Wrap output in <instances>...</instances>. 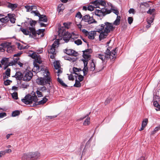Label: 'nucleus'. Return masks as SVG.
Wrapping results in <instances>:
<instances>
[{"label":"nucleus","mask_w":160,"mask_h":160,"mask_svg":"<svg viewBox=\"0 0 160 160\" xmlns=\"http://www.w3.org/2000/svg\"><path fill=\"white\" fill-rule=\"evenodd\" d=\"M82 32L85 34V35L86 36H87L88 35V34L89 32L86 30L85 29H83L82 30Z\"/></svg>","instance_id":"nucleus-61"},{"label":"nucleus","mask_w":160,"mask_h":160,"mask_svg":"<svg viewBox=\"0 0 160 160\" xmlns=\"http://www.w3.org/2000/svg\"><path fill=\"white\" fill-rule=\"evenodd\" d=\"M9 18L8 16L4 18H2L0 19V21L2 22L6 23L9 21Z\"/></svg>","instance_id":"nucleus-29"},{"label":"nucleus","mask_w":160,"mask_h":160,"mask_svg":"<svg viewBox=\"0 0 160 160\" xmlns=\"http://www.w3.org/2000/svg\"><path fill=\"white\" fill-rule=\"evenodd\" d=\"M90 123V118H88L84 121L83 125L85 126L88 125Z\"/></svg>","instance_id":"nucleus-36"},{"label":"nucleus","mask_w":160,"mask_h":160,"mask_svg":"<svg viewBox=\"0 0 160 160\" xmlns=\"http://www.w3.org/2000/svg\"><path fill=\"white\" fill-rule=\"evenodd\" d=\"M121 17L120 16H117L116 20L112 24H114L116 26L118 25L120 22Z\"/></svg>","instance_id":"nucleus-25"},{"label":"nucleus","mask_w":160,"mask_h":160,"mask_svg":"<svg viewBox=\"0 0 160 160\" xmlns=\"http://www.w3.org/2000/svg\"><path fill=\"white\" fill-rule=\"evenodd\" d=\"M23 75L20 72H17L15 75L12 77H15L17 80H20L23 78Z\"/></svg>","instance_id":"nucleus-17"},{"label":"nucleus","mask_w":160,"mask_h":160,"mask_svg":"<svg viewBox=\"0 0 160 160\" xmlns=\"http://www.w3.org/2000/svg\"><path fill=\"white\" fill-rule=\"evenodd\" d=\"M148 119H144L142 122V126H143V127H145L148 123Z\"/></svg>","instance_id":"nucleus-40"},{"label":"nucleus","mask_w":160,"mask_h":160,"mask_svg":"<svg viewBox=\"0 0 160 160\" xmlns=\"http://www.w3.org/2000/svg\"><path fill=\"white\" fill-rule=\"evenodd\" d=\"M16 45L18 46V48L20 50H22L23 49H22V48H23L24 46L23 45H21L19 42H17L16 43Z\"/></svg>","instance_id":"nucleus-43"},{"label":"nucleus","mask_w":160,"mask_h":160,"mask_svg":"<svg viewBox=\"0 0 160 160\" xmlns=\"http://www.w3.org/2000/svg\"><path fill=\"white\" fill-rule=\"evenodd\" d=\"M82 56L84 59L89 60L90 59L91 56L90 54H83Z\"/></svg>","instance_id":"nucleus-38"},{"label":"nucleus","mask_w":160,"mask_h":160,"mask_svg":"<svg viewBox=\"0 0 160 160\" xmlns=\"http://www.w3.org/2000/svg\"><path fill=\"white\" fill-rule=\"evenodd\" d=\"M55 42H54V43L52 45L49 49L48 50V51L49 54H56L55 51L57 45L56 43Z\"/></svg>","instance_id":"nucleus-14"},{"label":"nucleus","mask_w":160,"mask_h":160,"mask_svg":"<svg viewBox=\"0 0 160 160\" xmlns=\"http://www.w3.org/2000/svg\"><path fill=\"white\" fill-rule=\"evenodd\" d=\"M64 52L69 55L74 57H77L79 54L77 52L72 49H66L64 50Z\"/></svg>","instance_id":"nucleus-10"},{"label":"nucleus","mask_w":160,"mask_h":160,"mask_svg":"<svg viewBox=\"0 0 160 160\" xmlns=\"http://www.w3.org/2000/svg\"><path fill=\"white\" fill-rule=\"evenodd\" d=\"M89 70L91 71H94V73L97 72H98L101 70H97V68H95V64L94 62V60L92 59L91 60V62L90 63V67H89Z\"/></svg>","instance_id":"nucleus-12"},{"label":"nucleus","mask_w":160,"mask_h":160,"mask_svg":"<svg viewBox=\"0 0 160 160\" xmlns=\"http://www.w3.org/2000/svg\"><path fill=\"white\" fill-rule=\"evenodd\" d=\"M76 17H78V18L81 19V18H82V16L81 14V12H78L76 15Z\"/></svg>","instance_id":"nucleus-51"},{"label":"nucleus","mask_w":160,"mask_h":160,"mask_svg":"<svg viewBox=\"0 0 160 160\" xmlns=\"http://www.w3.org/2000/svg\"><path fill=\"white\" fill-rule=\"evenodd\" d=\"M20 114V111L19 110H15L13 111L12 114V117H16L19 115Z\"/></svg>","instance_id":"nucleus-31"},{"label":"nucleus","mask_w":160,"mask_h":160,"mask_svg":"<svg viewBox=\"0 0 160 160\" xmlns=\"http://www.w3.org/2000/svg\"><path fill=\"white\" fill-rule=\"evenodd\" d=\"M88 70V67H84L82 70L84 76L87 74Z\"/></svg>","instance_id":"nucleus-34"},{"label":"nucleus","mask_w":160,"mask_h":160,"mask_svg":"<svg viewBox=\"0 0 160 160\" xmlns=\"http://www.w3.org/2000/svg\"><path fill=\"white\" fill-rule=\"evenodd\" d=\"M38 23H39L41 27H46L47 26V25L46 24H45L42 22H40V21H38Z\"/></svg>","instance_id":"nucleus-63"},{"label":"nucleus","mask_w":160,"mask_h":160,"mask_svg":"<svg viewBox=\"0 0 160 160\" xmlns=\"http://www.w3.org/2000/svg\"><path fill=\"white\" fill-rule=\"evenodd\" d=\"M95 7L92 5H89L88 7V10L92 11L94 10Z\"/></svg>","instance_id":"nucleus-57"},{"label":"nucleus","mask_w":160,"mask_h":160,"mask_svg":"<svg viewBox=\"0 0 160 160\" xmlns=\"http://www.w3.org/2000/svg\"><path fill=\"white\" fill-rule=\"evenodd\" d=\"M128 23L131 24L133 22V18L132 17H129L128 18Z\"/></svg>","instance_id":"nucleus-54"},{"label":"nucleus","mask_w":160,"mask_h":160,"mask_svg":"<svg viewBox=\"0 0 160 160\" xmlns=\"http://www.w3.org/2000/svg\"><path fill=\"white\" fill-rule=\"evenodd\" d=\"M97 30L96 31H91L88 33V34L87 36L89 39H93L94 37L96 34Z\"/></svg>","instance_id":"nucleus-16"},{"label":"nucleus","mask_w":160,"mask_h":160,"mask_svg":"<svg viewBox=\"0 0 160 160\" xmlns=\"http://www.w3.org/2000/svg\"><path fill=\"white\" fill-rule=\"evenodd\" d=\"M1 46L4 47H6V48H7V51L8 53L12 52L14 50L15 48L14 46H11V43L9 42L2 43Z\"/></svg>","instance_id":"nucleus-8"},{"label":"nucleus","mask_w":160,"mask_h":160,"mask_svg":"<svg viewBox=\"0 0 160 160\" xmlns=\"http://www.w3.org/2000/svg\"><path fill=\"white\" fill-rule=\"evenodd\" d=\"M114 28L112 23L106 22L104 24L97 26L96 29L97 32H100L103 30L104 32L108 33L110 31H113Z\"/></svg>","instance_id":"nucleus-3"},{"label":"nucleus","mask_w":160,"mask_h":160,"mask_svg":"<svg viewBox=\"0 0 160 160\" xmlns=\"http://www.w3.org/2000/svg\"><path fill=\"white\" fill-rule=\"evenodd\" d=\"M160 129V126L157 127H156L152 131V134H154L156 132H157V131H158Z\"/></svg>","instance_id":"nucleus-41"},{"label":"nucleus","mask_w":160,"mask_h":160,"mask_svg":"<svg viewBox=\"0 0 160 160\" xmlns=\"http://www.w3.org/2000/svg\"><path fill=\"white\" fill-rule=\"evenodd\" d=\"M12 97L15 99H18V93L16 92H13L12 94Z\"/></svg>","instance_id":"nucleus-48"},{"label":"nucleus","mask_w":160,"mask_h":160,"mask_svg":"<svg viewBox=\"0 0 160 160\" xmlns=\"http://www.w3.org/2000/svg\"><path fill=\"white\" fill-rule=\"evenodd\" d=\"M117 49V48H115L111 52L110 51L111 48L108 47L107 48V50L104 54H98V57L102 60V61L109 59H112L114 57H115V55L116 53Z\"/></svg>","instance_id":"nucleus-2"},{"label":"nucleus","mask_w":160,"mask_h":160,"mask_svg":"<svg viewBox=\"0 0 160 160\" xmlns=\"http://www.w3.org/2000/svg\"><path fill=\"white\" fill-rule=\"evenodd\" d=\"M82 20L87 22L88 24L96 23L97 22L93 18V16H90L89 14H87L83 16Z\"/></svg>","instance_id":"nucleus-7"},{"label":"nucleus","mask_w":160,"mask_h":160,"mask_svg":"<svg viewBox=\"0 0 160 160\" xmlns=\"http://www.w3.org/2000/svg\"><path fill=\"white\" fill-rule=\"evenodd\" d=\"M110 10H111V12H112L114 13L117 15V16H118L119 11L118 10L112 8Z\"/></svg>","instance_id":"nucleus-47"},{"label":"nucleus","mask_w":160,"mask_h":160,"mask_svg":"<svg viewBox=\"0 0 160 160\" xmlns=\"http://www.w3.org/2000/svg\"><path fill=\"white\" fill-rule=\"evenodd\" d=\"M16 63H15V62L14 61V60L10 62H8V65L10 66H13V65H15Z\"/></svg>","instance_id":"nucleus-60"},{"label":"nucleus","mask_w":160,"mask_h":160,"mask_svg":"<svg viewBox=\"0 0 160 160\" xmlns=\"http://www.w3.org/2000/svg\"><path fill=\"white\" fill-rule=\"evenodd\" d=\"M83 51H85V52H88V53L89 54L92 53V50L91 48L87 49Z\"/></svg>","instance_id":"nucleus-62"},{"label":"nucleus","mask_w":160,"mask_h":160,"mask_svg":"<svg viewBox=\"0 0 160 160\" xmlns=\"http://www.w3.org/2000/svg\"><path fill=\"white\" fill-rule=\"evenodd\" d=\"M100 10L96 9L94 13L95 15L99 17L101 19L106 14H109L111 12V10H108L105 8H100Z\"/></svg>","instance_id":"nucleus-5"},{"label":"nucleus","mask_w":160,"mask_h":160,"mask_svg":"<svg viewBox=\"0 0 160 160\" xmlns=\"http://www.w3.org/2000/svg\"><path fill=\"white\" fill-rule=\"evenodd\" d=\"M58 81L62 86L64 87H68V86L65 84L63 81L59 78H57Z\"/></svg>","instance_id":"nucleus-28"},{"label":"nucleus","mask_w":160,"mask_h":160,"mask_svg":"<svg viewBox=\"0 0 160 160\" xmlns=\"http://www.w3.org/2000/svg\"><path fill=\"white\" fill-rule=\"evenodd\" d=\"M63 4H59L58 6L57 11L58 13H60L63 12L64 9V8L63 6Z\"/></svg>","instance_id":"nucleus-27"},{"label":"nucleus","mask_w":160,"mask_h":160,"mask_svg":"<svg viewBox=\"0 0 160 160\" xmlns=\"http://www.w3.org/2000/svg\"><path fill=\"white\" fill-rule=\"evenodd\" d=\"M7 116V114L5 112L0 113V118H2Z\"/></svg>","instance_id":"nucleus-58"},{"label":"nucleus","mask_w":160,"mask_h":160,"mask_svg":"<svg viewBox=\"0 0 160 160\" xmlns=\"http://www.w3.org/2000/svg\"><path fill=\"white\" fill-rule=\"evenodd\" d=\"M36 93L37 94L38 97V98L41 97L43 96V95H42V92L38 90H37L36 91Z\"/></svg>","instance_id":"nucleus-50"},{"label":"nucleus","mask_w":160,"mask_h":160,"mask_svg":"<svg viewBox=\"0 0 160 160\" xmlns=\"http://www.w3.org/2000/svg\"><path fill=\"white\" fill-rule=\"evenodd\" d=\"M29 24L30 25L32 26V27H34L36 24L37 23V21L35 20H33L31 19L30 21H29Z\"/></svg>","instance_id":"nucleus-33"},{"label":"nucleus","mask_w":160,"mask_h":160,"mask_svg":"<svg viewBox=\"0 0 160 160\" xmlns=\"http://www.w3.org/2000/svg\"><path fill=\"white\" fill-rule=\"evenodd\" d=\"M20 30L25 35H29L30 37V35L32 34V32H31L30 31L27 29H24L22 28H20Z\"/></svg>","instance_id":"nucleus-19"},{"label":"nucleus","mask_w":160,"mask_h":160,"mask_svg":"<svg viewBox=\"0 0 160 160\" xmlns=\"http://www.w3.org/2000/svg\"><path fill=\"white\" fill-rule=\"evenodd\" d=\"M12 82V81L9 80L7 79L4 81V84L5 85L8 86L10 84V83Z\"/></svg>","instance_id":"nucleus-44"},{"label":"nucleus","mask_w":160,"mask_h":160,"mask_svg":"<svg viewBox=\"0 0 160 160\" xmlns=\"http://www.w3.org/2000/svg\"><path fill=\"white\" fill-rule=\"evenodd\" d=\"M33 73L31 71L27 72L23 77L22 80L23 81H30L32 78Z\"/></svg>","instance_id":"nucleus-11"},{"label":"nucleus","mask_w":160,"mask_h":160,"mask_svg":"<svg viewBox=\"0 0 160 160\" xmlns=\"http://www.w3.org/2000/svg\"><path fill=\"white\" fill-rule=\"evenodd\" d=\"M8 7L11 9L12 10H13L16 8L18 6V5L17 4H12L9 2H8Z\"/></svg>","instance_id":"nucleus-21"},{"label":"nucleus","mask_w":160,"mask_h":160,"mask_svg":"<svg viewBox=\"0 0 160 160\" xmlns=\"http://www.w3.org/2000/svg\"><path fill=\"white\" fill-rule=\"evenodd\" d=\"M153 105L154 107H156L157 109L159 108L160 105L158 104L157 101H154L153 102Z\"/></svg>","instance_id":"nucleus-55"},{"label":"nucleus","mask_w":160,"mask_h":160,"mask_svg":"<svg viewBox=\"0 0 160 160\" xmlns=\"http://www.w3.org/2000/svg\"><path fill=\"white\" fill-rule=\"evenodd\" d=\"M88 59H82V61L83 62L84 67H88Z\"/></svg>","instance_id":"nucleus-46"},{"label":"nucleus","mask_w":160,"mask_h":160,"mask_svg":"<svg viewBox=\"0 0 160 160\" xmlns=\"http://www.w3.org/2000/svg\"><path fill=\"white\" fill-rule=\"evenodd\" d=\"M92 3L96 7H98L99 8H100L99 6V0H96L92 2Z\"/></svg>","instance_id":"nucleus-32"},{"label":"nucleus","mask_w":160,"mask_h":160,"mask_svg":"<svg viewBox=\"0 0 160 160\" xmlns=\"http://www.w3.org/2000/svg\"><path fill=\"white\" fill-rule=\"evenodd\" d=\"M64 37L63 38V40L66 42H68L70 40L73 41L75 39V37H73L72 35L68 32H66L64 34Z\"/></svg>","instance_id":"nucleus-9"},{"label":"nucleus","mask_w":160,"mask_h":160,"mask_svg":"<svg viewBox=\"0 0 160 160\" xmlns=\"http://www.w3.org/2000/svg\"><path fill=\"white\" fill-rule=\"evenodd\" d=\"M155 9L153 8L152 9H149L147 12V13L148 14H152V13L155 11Z\"/></svg>","instance_id":"nucleus-56"},{"label":"nucleus","mask_w":160,"mask_h":160,"mask_svg":"<svg viewBox=\"0 0 160 160\" xmlns=\"http://www.w3.org/2000/svg\"><path fill=\"white\" fill-rule=\"evenodd\" d=\"M38 21H40L44 22H48V19L46 16L44 15H41V16L39 17V19Z\"/></svg>","instance_id":"nucleus-22"},{"label":"nucleus","mask_w":160,"mask_h":160,"mask_svg":"<svg viewBox=\"0 0 160 160\" xmlns=\"http://www.w3.org/2000/svg\"><path fill=\"white\" fill-rule=\"evenodd\" d=\"M34 69L36 70V71L39 72L40 71V68L38 65L36 63H34Z\"/></svg>","instance_id":"nucleus-37"},{"label":"nucleus","mask_w":160,"mask_h":160,"mask_svg":"<svg viewBox=\"0 0 160 160\" xmlns=\"http://www.w3.org/2000/svg\"><path fill=\"white\" fill-rule=\"evenodd\" d=\"M63 58L65 60H68L70 61L74 62L76 61V59L74 58H71L68 56H66L63 57Z\"/></svg>","instance_id":"nucleus-26"},{"label":"nucleus","mask_w":160,"mask_h":160,"mask_svg":"<svg viewBox=\"0 0 160 160\" xmlns=\"http://www.w3.org/2000/svg\"><path fill=\"white\" fill-rule=\"evenodd\" d=\"M30 152L28 153H24L22 157V160H31L30 156Z\"/></svg>","instance_id":"nucleus-20"},{"label":"nucleus","mask_w":160,"mask_h":160,"mask_svg":"<svg viewBox=\"0 0 160 160\" xmlns=\"http://www.w3.org/2000/svg\"><path fill=\"white\" fill-rule=\"evenodd\" d=\"M10 22L12 23H14L15 22L16 19L15 18V15L14 14L8 13V14Z\"/></svg>","instance_id":"nucleus-15"},{"label":"nucleus","mask_w":160,"mask_h":160,"mask_svg":"<svg viewBox=\"0 0 160 160\" xmlns=\"http://www.w3.org/2000/svg\"><path fill=\"white\" fill-rule=\"evenodd\" d=\"M24 7L25 8L27 9V12H29L31 10H32V8H31L32 7H31L28 5L25 6Z\"/></svg>","instance_id":"nucleus-52"},{"label":"nucleus","mask_w":160,"mask_h":160,"mask_svg":"<svg viewBox=\"0 0 160 160\" xmlns=\"http://www.w3.org/2000/svg\"><path fill=\"white\" fill-rule=\"evenodd\" d=\"M78 68L75 67H74L73 68V73L75 74L78 75V74L76 73V72H78Z\"/></svg>","instance_id":"nucleus-53"},{"label":"nucleus","mask_w":160,"mask_h":160,"mask_svg":"<svg viewBox=\"0 0 160 160\" xmlns=\"http://www.w3.org/2000/svg\"><path fill=\"white\" fill-rule=\"evenodd\" d=\"M28 29L32 34L30 35V38H33L34 39L38 38V37H37V35L39 36L42 33V34L41 36L43 37L44 36L43 32L45 30V29H39L36 31L35 27H29Z\"/></svg>","instance_id":"nucleus-4"},{"label":"nucleus","mask_w":160,"mask_h":160,"mask_svg":"<svg viewBox=\"0 0 160 160\" xmlns=\"http://www.w3.org/2000/svg\"><path fill=\"white\" fill-rule=\"evenodd\" d=\"M9 58H4L1 61L2 65H7L8 64Z\"/></svg>","instance_id":"nucleus-23"},{"label":"nucleus","mask_w":160,"mask_h":160,"mask_svg":"<svg viewBox=\"0 0 160 160\" xmlns=\"http://www.w3.org/2000/svg\"><path fill=\"white\" fill-rule=\"evenodd\" d=\"M68 78L69 80L73 81L74 80L73 76L72 74H70L68 76Z\"/></svg>","instance_id":"nucleus-64"},{"label":"nucleus","mask_w":160,"mask_h":160,"mask_svg":"<svg viewBox=\"0 0 160 160\" xmlns=\"http://www.w3.org/2000/svg\"><path fill=\"white\" fill-rule=\"evenodd\" d=\"M155 14H153L152 16L150 17H148L147 18V22L148 24L151 23L154 20Z\"/></svg>","instance_id":"nucleus-24"},{"label":"nucleus","mask_w":160,"mask_h":160,"mask_svg":"<svg viewBox=\"0 0 160 160\" xmlns=\"http://www.w3.org/2000/svg\"><path fill=\"white\" fill-rule=\"evenodd\" d=\"M54 68L55 69H58L60 68V66L59 62L57 61L55 63H54Z\"/></svg>","instance_id":"nucleus-35"},{"label":"nucleus","mask_w":160,"mask_h":160,"mask_svg":"<svg viewBox=\"0 0 160 160\" xmlns=\"http://www.w3.org/2000/svg\"><path fill=\"white\" fill-rule=\"evenodd\" d=\"M80 81H78L77 79L75 80V82L73 85L75 87L79 88L81 86V83Z\"/></svg>","instance_id":"nucleus-30"},{"label":"nucleus","mask_w":160,"mask_h":160,"mask_svg":"<svg viewBox=\"0 0 160 160\" xmlns=\"http://www.w3.org/2000/svg\"><path fill=\"white\" fill-rule=\"evenodd\" d=\"M32 96L30 94L26 95L24 97V98H22L21 101L26 104H30L32 103V101L35 102L33 103V106H35L39 105H42L47 102L48 99L45 96L43 99L40 101L38 102V99L34 92L32 91L31 93Z\"/></svg>","instance_id":"nucleus-1"},{"label":"nucleus","mask_w":160,"mask_h":160,"mask_svg":"<svg viewBox=\"0 0 160 160\" xmlns=\"http://www.w3.org/2000/svg\"><path fill=\"white\" fill-rule=\"evenodd\" d=\"M74 43L77 44V45H81L82 44V41L79 39H78L77 40L74 41Z\"/></svg>","instance_id":"nucleus-42"},{"label":"nucleus","mask_w":160,"mask_h":160,"mask_svg":"<svg viewBox=\"0 0 160 160\" xmlns=\"http://www.w3.org/2000/svg\"><path fill=\"white\" fill-rule=\"evenodd\" d=\"M30 155L31 160H36L40 156V153L38 152H30Z\"/></svg>","instance_id":"nucleus-13"},{"label":"nucleus","mask_w":160,"mask_h":160,"mask_svg":"<svg viewBox=\"0 0 160 160\" xmlns=\"http://www.w3.org/2000/svg\"><path fill=\"white\" fill-rule=\"evenodd\" d=\"M98 32L100 33L99 35V38L100 40L103 39L108 35V33H107V32H104L103 30Z\"/></svg>","instance_id":"nucleus-18"},{"label":"nucleus","mask_w":160,"mask_h":160,"mask_svg":"<svg viewBox=\"0 0 160 160\" xmlns=\"http://www.w3.org/2000/svg\"><path fill=\"white\" fill-rule=\"evenodd\" d=\"M106 4V2L104 1L99 0V6L101 5L102 6H104Z\"/></svg>","instance_id":"nucleus-49"},{"label":"nucleus","mask_w":160,"mask_h":160,"mask_svg":"<svg viewBox=\"0 0 160 160\" xmlns=\"http://www.w3.org/2000/svg\"><path fill=\"white\" fill-rule=\"evenodd\" d=\"M10 68H8L5 71V74L7 76V78H8V77L10 76Z\"/></svg>","instance_id":"nucleus-39"},{"label":"nucleus","mask_w":160,"mask_h":160,"mask_svg":"<svg viewBox=\"0 0 160 160\" xmlns=\"http://www.w3.org/2000/svg\"><path fill=\"white\" fill-rule=\"evenodd\" d=\"M77 75L78 76V79L79 80V81H82L83 79V77L80 74L79 75L78 74V75Z\"/></svg>","instance_id":"nucleus-59"},{"label":"nucleus","mask_w":160,"mask_h":160,"mask_svg":"<svg viewBox=\"0 0 160 160\" xmlns=\"http://www.w3.org/2000/svg\"><path fill=\"white\" fill-rule=\"evenodd\" d=\"M31 13H34L35 14V16H38L39 17L41 16V15L38 11H33L31 12Z\"/></svg>","instance_id":"nucleus-45"},{"label":"nucleus","mask_w":160,"mask_h":160,"mask_svg":"<svg viewBox=\"0 0 160 160\" xmlns=\"http://www.w3.org/2000/svg\"><path fill=\"white\" fill-rule=\"evenodd\" d=\"M49 71L47 72L46 76H45L43 78H41L37 80V83L40 85H43L46 84H48L50 85L51 81V78L48 75L49 74Z\"/></svg>","instance_id":"nucleus-6"}]
</instances>
